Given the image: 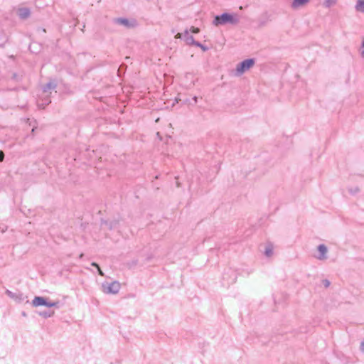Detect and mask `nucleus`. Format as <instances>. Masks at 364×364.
Here are the masks:
<instances>
[{"mask_svg":"<svg viewBox=\"0 0 364 364\" xmlns=\"http://www.w3.org/2000/svg\"><path fill=\"white\" fill-rule=\"evenodd\" d=\"M255 164L256 166L253 168L252 171H246L247 177L253 178H255V173L257 177L264 175L272 166L270 154L267 151L261 153L257 157Z\"/></svg>","mask_w":364,"mask_h":364,"instance_id":"1","label":"nucleus"},{"mask_svg":"<svg viewBox=\"0 0 364 364\" xmlns=\"http://www.w3.org/2000/svg\"><path fill=\"white\" fill-rule=\"evenodd\" d=\"M240 21L238 15L234 12L225 11L220 14L215 15L212 23L215 26L230 24L237 25Z\"/></svg>","mask_w":364,"mask_h":364,"instance_id":"2","label":"nucleus"},{"mask_svg":"<svg viewBox=\"0 0 364 364\" xmlns=\"http://www.w3.org/2000/svg\"><path fill=\"white\" fill-rule=\"evenodd\" d=\"M256 63V60L254 58H246L237 64L235 68V74L237 76H240L245 72L252 68Z\"/></svg>","mask_w":364,"mask_h":364,"instance_id":"3","label":"nucleus"},{"mask_svg":"<svg viewBox=\"0 0 364 364\" xmlns=\"http://www.w3.org/2000/svg\"><path fill=\"white\" fill-rule=\"evenodd\" d=\"M103 291L109 294H115L119 292L120 289V284L117 281L112 282H104L102 285Z\"/></svg>","mask_w":364,"mask_h":364,"instance_id":"4","label":"nucleus"},{"mask_svg":"<svg viewBox=\"0 0 364 364\" xmlns=\"http://www.w3.org/2000/svg\"><path fill=\"white\" fill-rule=\"evenodd\" d=\"M114 23L124 26L127 28H134L137 25L136 19L129 20L126 17H118L113 19Z\"/></svg>","mask_w":364,"mask_h":364,"instance_id":"5","label":"nucleus"},{"mask_svg":"<svg viewBox=\"0 0 364 364\" xmlns=\"http://www.w3.org/2000/svg\"><path fill=\"white\" fill-rule=\"evenodd\" d=\"M5 294L11 299L14 300L16 303L21 304L25 299H27L28 296H25L23 293L18 291L17 292H13L9 289H6Z\"/></svg>","mask_w":364,"mask_h":364,"instance_id":"6","label":"nucleus"},{"mask_svg":"<svg viewBox=\"0 0 364 364\" xmlns=\"http://www.w3.org/2000/svg\"><path fill=\"white\" fill-rule=\"evenodd\" d=\"M49 297L43 296H35L31 301L33 307L45 306L48 308Z\"/></svg>","mask_w":364,"mask_h":364,"instance_id":"7","label":"nucleus"},{"mask_svg":"<svg viewBox=\"0 0 364 364\" xmlns=\"http://www.w3.org/2000/svg\"><path fill=\"white\" fill-rule=\"evenodd\" d=\"M181 35L180 38L181 40H183L188 46H193L196 41L188 29H186Z\"/></svg>","mask_w":364,"mask_h":364,"instance_id":"8","label":"nucleus"},{"mask_svg":"<svg viewBox=\"0 0 364 364\" xmlns=\"http://www.w3.org/2000/svg\"><path fill=\"white\" fill-rule=\"evenodd\" d=\"M58 87L55 79H51L47 83L42 86V91L44 94L50 92V90H55Z\"/></svg>","mask_w":364,"mask_h":364,"instance_id":"9","label":"nucleus"},{"mask_svg":"<svg viewBox=\"0 0 364 364\" xmlns=\"http://www.w3.org/2000/svg\"><path fill=\"white\" fill-rule=\"evenodd\" d=\"M317 251L318 252V255L317 256V259L319 260H323L327 258V252L328 247L324 244H320L317 246Z\"/></svg>","mask_w":364,"mask_h":364,"instance_id":"10","label":"nucleus"},{"mask_svg":"<svg viewBox=\"0 0 364 364\" xmlns=\"http://www.w3.org/2000/svg\"><path fill=\"white\" fill-rule=\"evenodd\" d=\"M100 223H101V225H107L108 227V229L109 230H114L117 228V226L119 225V221L117 220H113L109 221V220H105V219L102 218L100 220Z\"/></svg>","mask_w":364,"mask_h":364,"instance_id":"11","label":"nucleus"},{"mask_svg":"<svg viewBox=\"0 0 364 364\" xmlns=\"http://www.w3.org/2000/svg\"><path fill=\"white\" fill-rule=\"evenodd\" d=\"M18 15L21 19H26L31 15V10L28 7H21L18 9Z\"/></svg>","mask_w":364,"mask_h":364,"instance_id":"12","label":"nucleus"},{"mask_svg":"<svg viewBox=\"0 0 364 364\" xmlns=\"http://www.w3.org/2000/svg\"><path fill=\"white\" fill-rule=\"evenodd\" d=\"M310 0H293L291 4V7L293 9H297L307 4Z\"/></svg>","mask_w":364,"mask_h":364,"instance_id":"13","label":"nucleus"},{"mask_svg":"<svg viewBox=\"0 0 364 364\" xmlns=\"http://www.w3.org/2000/svg\"><path fill=\"white\" fill-rule=\"evenodd\" d=\"M36 313L43 318H48L55 314L53 310L36 311Z\"/></svg>","mask_w":364,"mask_h":364,"instance_id":"14","label":"nucleus"},{"mask_svg":"<svg viewBox=\"0 0 364 364\" xmlns=\"http://www.w3.org/2000/svg\"><path fill=\"white\" fill-rule=\"evenodd\" d=\"M58 89L60 90L63 93L66 95H73V91L71 90L70 85L66 83H62V87H60L58 85Z\"/></svg>","mask_w":364,"mask_h":364,"instance_id":"15","label":"nucleus"},{"mask_svg":"<svg viewBox=\"0 0 364 364\" xmlns=\"http://www.w3.org/2000/svg\"><path fill=\"white\" fill-rule=\"evenodd\" d=\"M273 252H274L273 245L272 243L267 244L265 247V249L264 251V255L266 257H269L273 255Z\"/></svg>","mask_w":364,"mask_h":364,"instance_id":"16","label":"nucleus"},{"mask_svg":"<svg viewBox=\"0 0 364 364\" xmlns=\"http://www.w3.org/2000/svg\"><path fill=\"white\" fill-rule=\"evenodd\" d=\"M355 9L360 12H364V0H357Z\"/></svg>","mask_w":364,"mask_h":364,"instance_id":"17","label":"nucleus"},{"mask_svg":"<svg viewBox=\"0 0 364 364\" xmlns=\"http://www.w3.org/2000/svg\"><path fill=\"white\" fill-rule=\"evenodd\" d=\"M11 80L14 81V82H21L22 80H23V75H19L17 73H13L11 76Z\"/></svg>","mask_w":364,"mask_h":364,"instance_id":"18","label":"nucleus"},{"mask_svg":"<svg viewBox=\"0 0 364 364\" xmlns=\"http://www.w3.org/2000/svg\"><path fill=\"white\" fill-rule=\"evenodd\" d=\"M52 307H55L56 309H59L60 307V301L59 300H57V301H51L50 299H49V301H48V308H52Z\"/></svg>","mask_w":364,"mask_h":364,"instance_id":"19","label":"nucleus"},{"mask_svg":"<svg viewBox=\"0 0 364 364\" xmlns=\"http://www.w3.org/2000/svg\"><path fill=\"white\" fill-rule=\"evenodd\" d=\"M193 46H196L197 48H200L203 52H206L209 50V47L207 46L205 44H203L202 43L196 41L194 43Z\"/></svg>","mask_w":364,"mask_h":364,"instance_id":"20","label":"nucleus"},{"mask_svg":"<svg viewBox=\"0 0 364 364\" xmlns=\"http://www.w3.org/2000/svg\"><path fill=\"white\" fill-rule=\"evenodd\" d=\"M336 4V0H325L323 6L326 8H331Z\"/></svg>","mask_w":364,"mask_h":364,"instance_id":"21","label":"nucleus"},{"mask_svg":"<svg viewBox=\"0 0 364 364\" xmlns=\"http://www.w3.org/2000/svg\"><path fill=\"white\" fill-rule=\"evenodd\" d=\"M198 100V97L197 96H194V97H192L191 100H188L187 99L186 100V102H188V105H194L197 104Z\"/></svg>","mask_w":364,"mask_h":364,"instance_id":"22","label":"nucleus"},{"mask_svg":"<svg viewBox=\"0 0 364 364\" xmlns=\"http://www.w3.org/2000/svg\"><path fill=\"white\" fill-rule=\"evenodd\" d=\"M139 264V259H134L127 263L129 268H132Z\"/></svg>","mask_w":364,"mask_h":364,"instance_id":"23","label":"nucleus"},{"mask_svg":"<svg viewBox=\"0 0 364 364\" xmlns=\"http://www.w3.org/2000/svg\"><path fill=\"white\" fill-rule=\"evenodd\" d=\"M43 101L42 105H43L44 107L48 106L51 102L50 96L46 95Z\"/></svg>","mask_w":364,"mask_h":364,"instance_id":"24","label":"nucleus"},{"mask_svg":"<svg viewBox=\"0 0 364 364\" xmlns=\"http://www.w3.org/2000/svg\"><path fill=\"white\" fill-rule=\"evenodd\" d=\"M91 265H92V267H95V268L97 269L98 273H99V274H100V275H103V274H103V272H102V270H101V269H100V267L99 264H97V262H92L91 263Z\"/></svg>","mask_w":364,"mask_h":364,"instance_id":"25","label":"nucleus"},{"mask_svg":"<svg viewBox=\"0 0 364 364\" xmlns=\"http://www.w3.org/2000/svg\"><path fill=\"white\" fill-rule=\"evenodd\" d=\"M360 188L358 187H354V188H349L348 192L351 195H355L356 193H359Z\"/></svg>","mask_w":364,"mask_h":364,"instance_id":"26","label":"nucleus"},{"mask_svg":"<svg viewBox=\"0 0 364 364\" xmlns=\"http://www.w3.org/2000/svg\"><path fill=\"white\" fill-rule=\"evenodd\" d=\"M153 258H154L153 254H151V253L148 254L144 260V264L149 262Z\"/></svg>","mask_w":364,"mask_h":364,"instance_id":"27","label":"nucleus"},{"mask_svg":"<svg viewBox=\"0 0 364 364\" xmlns=\"http://www.w3.org/2000/svg\"><path fill=\"white\" fill-rule=\"evenodd\" d=\"M360 54L362 58H364V38L362 40L360 48Z\"/></svg>","mask_w":364,"mask_h":364,"instance_id":"28","label":"nucleus"},{"mask_svg":"<svg viewBox=\"0 0 364 364\" xmlns=\"http://www.w3.org/2000/svg\"><path fill=\"white\" fill-rule=\"evenodd\" d=\"M322 284L325 288H328L331 285V282L328 279H325L322 280Z\"/></svg>","mask_w":364,"mask_h":364,"instance_id":"29","label":"nucleus"},{"mask_svg":"<svg viewBox=\"0 0 364 364\" xmlns=\"http://www.w3.org/2000/svg\"><path fill=\"white\" fill-rule=\"evenodd\" d=\"M188 31L192 33H198L199 32V28L194 26H191L190 30Z\"/></svg>","mask_w":364,"mask_h":364,"instance_id":"30","label":"nucleus"},{"mask_svg":"<svg viewBox=\"0 0 364 364\" xmlns=\"http://www.w3.org/2000/svg\"><path fill=\"white\" fill-rule=\"evenodd\" d=\"M36 129H37V127L33 126L32 129H31V134H28V136H31V138H33L34 136V135H35V132H36Z\"/></svg>","mask_w":364,"mask_h":364,"instance_id":"31","label":"nucleus"},{"mask_svg":"<svg viewBox=\"0 0 364 364\" xmlns=\"http://www.w3.org/2000/svg\"><path fill=\"white\" fill-rule=\"evenodd\" d=\"M5 158V154L2 150H0V162H3Z\"/></svg>","mask_w":364,"mask_h":364,"instance_id":"32","label":"nucleus"},{"mask_svg":"<svg viewBox=\"0 0 364 364\" xmlns=\"http://www.w3.org/2000/svg\"><path fill=\"white\" fill-rule=\"evenodd\" d=\"M359 349L360 352L364 353V339L360 342Z\"/></svg>","mask_w":364,"mask_h":364,"instance_id":"33","label":"nucleus"},{"mask_svg":"<svg viewBox=\"0 0 364 364\" xmlns=\"http://www.w3.org/2000/svg\"><path fill=\"white\" fill-rule=\"evenodd\" d=\"M32 47H33V45H30V46H29V50H30V51H31V53H38V51L33 50L32 49Z\"/></svg>","mask_w":364,"mask_h":364,"instance_id":"34","label":"nucleus"},{"mask_svg":"<svg viewBox=\"0 0 364 364\" xmlns=\"http://www.w3.org/2000/svg\"><path fill=\"white\" fill-rule=\"evenodd\" d=\"M21 316H24V317H26V316H27V314L26 313V311H23L21 312Z\"/></svg>","mask_w":364,"mask_h":364,"instance_id":"35","label":"nucleus"},{"mask_svg":"<svg viewBox=\"0 0 364 364\" xmlns=\"http://www.w3.org/2000/svg\"><path fill=\"white\" fill-rule=\"evenodd\" d=\"M358 176L364 177V176L362 174H359Z\"/></svg>","mask_w":364,"mask_h":364,"instance_id":"36","label":"nucleus"}]
</instances>
